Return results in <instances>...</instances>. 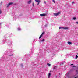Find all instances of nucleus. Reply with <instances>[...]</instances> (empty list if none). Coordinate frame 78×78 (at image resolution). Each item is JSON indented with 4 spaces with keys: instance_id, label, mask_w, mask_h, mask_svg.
<instances>
[{
    "instance_id": "13",
    "label": "nucleus",
    "mask_w": 78,
    "mask_h": 78,
    "mask_svg": "<svg viewBox=\"0 0 78 78\" xmlns=\"http://www.w3.org/2000/svg\"><path fill=\"white\" fill-rule=\"evenodd\" d=\"M47 64L48 66H50V64H49L48 63Z\"/></svg>"
},
{
    "instance_id": "4",
    "label": "nucleus",
    "mask_w": 78,
    "mask_h": 78,
    "mask_svg": "<svg viewBox=\"0 0 78 78\" xmlns=\"http://www.w3.org/2000/svg\"><path fill=\"white\" fill-rule=\"evenodd\" d=\"M44 32H43L41 35L40 36L39 38V39H40L42 37V36H43V35H44Z\"/></svg>"
},
{
    "instance_id": "9",
    "label": "nucleus",
    "mask_w": 78,
    "mask_h": 78,
    "mask_svg": "<svg viewBox=\"0 0 78 78\" xmlns=\"http://www.w3.org/2000/svg\"><path fill=\"white\" fill-rule=\"evenodd\" d=\"M63 28H64V27H59V29H63Z\"/></svg>"
},
{
    "instance_id": "3",
    "label": "nucleus",
    "mask_w": 78,
    "mask_h": 78,
    "mask_svg": "<svg viewBox=\"0 0 78 78\" xmlns=\"http://www.w3.org/2000/svg\"><path fill=\"white\" fill-rule=\"evenodd\" d=\"M35 1L37 3H38V4H37V6L39 5V3L41 2V1L39 0H35Z\"/></svg>"
},
{
    "instance_id": "15",
    "label": "nucleus",
    "mask_w": 78,
    "mask_h": 78,
    "mask_svg": "<svg viewBox=\"0 0 78 78\" xmlns=\"http://www.w3.org/2000/svg\"><path fill=\"white\" fill-rule=\"evenodd\" d=\"M45 40V39H43L41 41V42H44V41Z\"/></svg>"
},
{
    "instance_id": "6",
    "label": "nucleus",
    "mask_w": 78,
    "mask_h": 78,
    "mask_svg": "<svg viewBox=\"0 0 78 78\" xmlns=\"http://www.w3.org/2000/svg\"><path fill=\"white\" fill-rule=\"evenodd\" d=\"M68 44H69V45H71L72 44V42L70 41H68Z\"/></svg>"
},
{
    "instance_id": "26",
    "label": "nucleus",
    "mask_w": 78,
    "mask_h": 78,
    "mask_svg": "<svg viewBox=\"0 0 78 78\" xmlns=\"http://www.w3.org/2000/svg\"><path fill=\"white\" fill-rule=\"evenodd\" d=\"M61 65H62V64H63V63H62L61 64Z\"/></svg>"
},
{
    "instance_id": "23",
    "label": "nucleus",
    "mask_w": 78,
    "mask_h": 78,
    "mask_svg": "<svg viewBox=\"0 0 78 78\" xmlns=\"http://www.w3.org/2000/svg\"><path fill=\"white\" fill-rule=\"evenodd\" d=\"M74 3V2H72V4H73Z\"/></svg>"
},
{
    "instance_id": "19",
    "label": "nucleus",
    "mask_w": 78,
    "mask_h": 78,
    "mask_svg": "<svg viewBox=\"0 0 78 78\" xmlns=\"http://www.w3.org/2000/svg\"><path fill=\"white\" fill-rule=\"evenodd\" d=\"M76 72L77 73H78V71L77 70H76Z\"/></svg>"
},
{
    "instance_id": "24",
    "label": "nucleus",
    "mask_w": 78,
    "mask_h": 78,
    "mask_svg": "<svg viewBox=\"0 0 78 78\" xmlns=\"http://www.w3.org/2000/svg\"><path fill=\"white\" fill-rule=\"evenodd\" d=\"M59 75H60L59 77H60V76H61V74H60V73H59Z\"/></svg>"
},
{
    "instance_id": "12",
    "label": "nucleus",
    "mask_w": 78,
    "mask_h": 78,
    "mask_svg": "<svg viewBox=\"0 0 78 78\" xmlns=\"http://www.w3.org/2000/svg\"><path fill=\"white\" fill-rule=\"evenodd\" d=\"M76 57L75 58L76 59H77V58H78V55H76Z\"/></svg>"
},
{
    "instance_id": "25",
    "label": "nucleus",
    "mask_w": 78,
    "mask_h": 78,
    "mask_svg": "<svg viewBox=\"0 0 78 78\" xmlns=\"http://www.w3.org/2000/svg\"><path fill=\"white\" fill-rule=\"evenodd\" d=\"M73 64H71V66H73Z\"/></svg>"
},
{
    "instance_id": "28",
    "label": "nucleus",
    "mask_w": 78,
    "mask_h": 78,
    "mask_svg": "<svg viewBox=\"0 0 78 78\" xmlns=\"http://www.w3.org/2000/svg\"><path fill=\"white\" fill-rule=\"evenodd\" d=\"M22 66H23V65H22Z\"/></svg>"
},
{
    "instance_id": "17",
    "label": "nucleus",
    "mask_w": 78,
    "mask_h": 78,
    "mask_svg": "<svg viewBox=\"0 0 78 78\" xmlns=\"http://www.w3.org/2000/svg\"><path fill=\"white\" fill-rule=\"evenodd\" d=\"M52 1L54 2V3H55V0H52Z\"/></svg>"
},
{
    "instance_id": "10",
    "label": "nucleus",
    "mask_w": 78,
    "mask_h": 78,
    "mask_svg": "<svg viewBox=\"0 0 78 78\" xmlns=\"http://www.w3.org/2000/svg\"><path fill=\"white\" fill-rule=\"evenodd\" d=\"M51 76V74L50 73H49L48 77H50Z\"/></svg>"
},
{
    "instance_id": "27",
    "label": "nucleus",
    "mask_w": 78,
    "mask_h": 78,
    "mask_svg": "<svg viewBox=\"0 0 78 78\" xmlns=\"http://www.w3.org/2000/svg\"><path fill=\"white\" fill-rule=\"evenodd\" d=\"M2 25V24H1V23H0V25Z\"/></svg>"
},
{
    "instance_id": "1",
    "label": "nucleus",
    "mask_w": 78,
    "mask_h": 78,
    "mask_svg": "<svg viewBox=\"0 0 78 78\" xmlns=\"http://www.w3.org/2000/svg\"><path fill=\"white\" fill-rule=\"evenodd\" d=\"M60 14V12H58V13H53V15L54 16H58Z\"/></svg>"
},
{
    "instance_id": "7",
    "label": "nucleus",
    "mask_w": 78,
    "mask_h": 78,
    "mask_svg": "<svg viewBox=\"0 0 78 78\" xmlns=\"http://www.w3.org/2000/svg\"><path fill=\"white\" fill-rule=\"evenodd\" d=\"M64 30H68L69 28L68 27H63Z\"/></svg>"
},
{
    "instance_id": "21",
    "label": "nucleus",
    "mask_w": 78,
    "mask_h": 78,
    "mask_svg": "<svg viewBox=\"0 0 78 78\" xmlns=\"http://www.w3.org/2000/svg\"><path fill=\"white\" fill-rule=\"evenodd\" d=\"M34 2H33L32 4V5L33 6H34Z\"/></svg>"
},
{
    "instance_id": "30",
    "label": "nucleus",
    "mask_w": 78,
    "mask_h": 78,
    "mask_svg": "<svg viewBox=\"0 0 78 78\" xmlns=\"http://www.w3.org/2000/svg\"><path fill=\"white\" fill-rule=\"evenodd\" d=\"M77 54H78V53Z\"/></svg>"
},
{
    "instance_id": "2",
    "label": "nucleus",
    "mask_w": 78,
    "mask_h": 78,
    "mask_svg": "<svg viewBox=\"0 0 78 78\" xmlns=\"http://www.w3.org/2000/svg\"><path fill=\"white\" fill-rule=\"evenodd\" d=\"M40 16H41V17H44V16H47V14L43 13V14H40Z\"/></svg>"
},
{
    "instance_id": "22",
    "label": "nucleus",
    "mask_w": 78,
    "mask_h": 78,
    "mask_svg": "<svg viewBox=\"0 0 78 78\" xmlns=\"http://www.w3.org/2000/svg\"><path fill=\"white\" fill-rule=\"evenodd\" d=\"M76 23H77V24H78V22H76Z\"/></svg>"
},
{
    "instance_id": "16",
    "label": "nucleus",
    "mask_w": 78,
    "mask_h": 78,
    "mask_svg": "<svg viewBox=\"0 0 78 78\" xmlns=\"http://www.w3.org/2000/svg\"><path fill=\"white\" fill-rule=\"evenodd\" d=\"M55 68H56V66H54V68H53V70H55Z\"/></svg>"
},
{
    "instance_id": "20",
    "label": "nucleus",
    "mask_w": 78,
    "mask_h": 78,
    "mask_svg": "<svg viewBox=\"0 0 78 78\" xmlns=\"http://www.w3.org/2000/svg\"><path fill=\"white\" fill-rule=\"evenodd\" d=\"M2 12V11H1V10L0 9V14H1Z\"/></svg>"
},
{
    "instance_id": "18",
    "label": "nucleus",
    "mask_w": 78,
    "mask_h": 78,
    "mask_svg": "<svg viewBox=\"0 0 78 78\" xmlns=\"http://www.w3.org/2000/svg\"><path fill=\"white\" fill-rule=\"evenodd\" d=\"M76 67L75 66H72L71 67Z\"/></svg>"
},
{
    "instance_id": "29",
    "label": "nucleus",
    "mask_w": 78,
    "mask_h": 78,
    "mask_svg": "<svg viewBox=\"0 0 78 78\" xmlns=\"http://www.w3.org/2000/svg\"><path fill=\"white\" fill-rule=\"evenodd\" d=\"M45 3H46L45 2Z\"/></svg>"
},
{
    "instance_id": "14",
    "label": "nucleus",
    "mask_w": 78,
    "mask_h": 78,
    "mask_svg": "<svg viewBox=\"0 0 78 78\" xmlns=\"http://www.w3.org/2000/svg\"><path fill=\"white\" fill-rule=\"evenodd\" d=\"M21 30V29H20L19 28H18V31H20Z\"/></svg>"
},
{
    "instance_id": "5",
    "label": "nucleus",
    "mask_w": 78,
    "mask_h": 78,
    "mask_svg": "<svg viewBox=\"0 0 78 78\" xmlns=\"http://www.w3.org/2000/svg\"><path fill=\"white\" fill-rule=\"evenodd\" d=\"M12 4H13V3H12V2H11V3H9L8 4V6H7V8L9 7V6L10 5H12Z\"/></svg>"
},
{
    "instance_id": "11",
    "label": "nucleus",
    "mask_w": 78,
    "mask_h": 78,
    "mask_svg": "<svg viewBox=\"0 0 78 78\" xmlns=\"http://www.w3.org/2000/svg\"><path fill=\"white\" fill-rule=\"evenodd\" d=\"M73 19V20H76V18L75 17H74Z\"/></svg>"
},
{
    "instance_id": "8",
    "label": "nucleus",
    "mask_w": 78,
    "mask_h": 78,
    "mask_svg": "<svg viewBox=\"0 0 78 78\" xmlns=\"http://www.w3.org/2000/svg\"><path fill=\"white\" fill-rule=\"evenodd\" d=\"M31 0L29 1L28 2V3L29 4H30V3H31Z\"/></svg>"
}]
</instances>
